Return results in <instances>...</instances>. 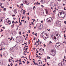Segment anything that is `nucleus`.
Here are the masks:
<instances>
[{
  "instance_id": "7ed1b4c3",
  "label": "nucleus",
  "mask_w": 66,
  "mask_h": 66,
  "mask_svg": "<svg viewBox=\"0 0 66 66\" xmlns=\"http://www.w3.org/2000/svg\"><path fill=\"white\" fill-rule=\"evenodd\" d=\"M61 45V43H60L58 42L57 43H56L55 45V47L56 48H58L59 47H60V46Z\"/></svg>"
},
{
  "instance_id": "6e6d98bb",
  "label": "nucleus",
  "mask_w": 66,
  "mask_h": 66,
  "mask_svg": "<svg viewBox=\"0 0 66 66\" xmlns=\"http://www.w3.org/2000/svg\"><path fill=\"white\" fill-rule=\"evenodd\" d=\"M41 6L42 7H44V6H43V5H42Z\"/></svg>"
},
{
  "instance_id": "ddd939ff",
  "label": "nucleus",
  "mask_w": 66,
  "mask_h": 66,
  "mask_svg": "<svg viewBox=\"0 0 66 66\" xmlns=\"http://www.w3.org/2000/svg\"><path fill=\"white\" fill-rule=\"evenodd\" d=\"M39 61H41V62H39ZM38 62H38H39V64H40V63H41L42 64V61L40 60H39L37 62V63Z\"/></svg>"
},
{
  "instance_id": "864d4df0",
  "label": "nucleus",
  "mask_w": 66,
  "mask_h": 66,
  "mask_svg": "<svg viewBox=\"0 0 66 66\" xmlns=\"http://www.w3.org/2000/svg\"><path fill=\"white\" fill-rule=\"evenodd\" d=\"M58 1H61V0H57Z\"/></svg>"
},
{
  "instance_id": "680f3d73",
  "label": "nucleus",
  "mask_w": 66,
  "mask_h": 66,
  "mask_svg": "<svg viewBox=\"0 0 66 66\" xmlns=\"http://www.w3.org/2000/svg\"><path fill=\"white\" fill-rule=\"evenodd\" d=\"M28 49V48H26V50H27V49Z\"/></svg>"
},
{
  "instance_id": "4c0bfd02",
  "label": "nucleus",
  "mask_w": 66,
  "mask_h": 66,
  "mask_svg": "<svg viewBox=\"0 0 66 66\" xmlns=\"http://www.w3.org/2000/svg\"><path fill=\"white\" fill-rule=\"evenodd\" d=\"M27 18H28V20H29V19H30V18H29V17H28Z\"/></svg>"
},
{
  "instance_id": "c85d7f7f",
  "label": "nucleus",
  "mask_w": 66,
  "mask_h": 66,
  "mask_svg": "<svg viewBox=\"0 0 66 66\" xmlns=\"http://www.w3.org/2000/svg\"><path fill=\"white\" fill-rule=\"evenodd\" d=\"M37 34L36 33V34H35V35H36V36H37Z\"/></svg>"
},
{
  "instance_id": "4d7b16f0",
  "label": "nucleus",
  "mask_w": 66,
  "mask_h": 66,
  "mask_svg": "<svg viewBox=\"0 0 66 66\" xmlns=\"http://www.w3.org/2000/svg\"><path fill=\"white\" fill-rule=\"evenodd\" d=\"M35 65H38V64L36 63H35Z\"/></svg>"
},
{
  "instance_id": "e433bc0d",
  "label": "nucleus",
  "mask_w": 66,
  "mask_h": 66,
  "mask_svg": "<svg viewBox=\"0 0 66 66\" xmlns=\"http://www.w3.org/2000/svg\"><path fill=\"white\" fill-rule=\"evenodd\" d=\"M18 37H19L18 36L16 38V39H17V38H18Z\"/></svg>"
},
{
  "instance_id": "c756f323",
  "label": "nucleus",
  "mask_w": 66,
  "mask_h": 66,
  "mask_svg": "<svg viewBox=\"0 0 66 66\" xmlns=\"http://www.w3.org/2000/svg\"><path fill=\"white\" fill-rule=\"evenodd\" d=\"M35 6H34V7H33V10H34V9H35Z\"/></svg>"
},
{
  "instance_id": "8fccbe9b",
  "label": "nucleus",
  "mask_w": 66,
  "mask_h": 66,
  "mask_svg": "<svg viewBox=\"0 0 66 66\" xmlns=\"http://www.w3.org/2000/svg\"><path fill=\"white\" fill-rule=\"evenodd\" d=\"M25 47H28V46H27L26 45H25Z\"/></svg>"
},
{
  "instance_id": "0eeeda50",
  "label": "nucleus",
  "mask_w": 66,
  "mask_h": 66,
  "mask_svg": "<svg viewBox=\"0 0 66 66\" xmlns=\"http://www.w3.org/2000/svg\"><path fill=\"white\" fill-rule=\"evenodd\" d=\"M6 22H7V23H9V24H10L11 23V21L9 20V19H7L6 20Z\"/></svg>"
},
{
  "instance_id": "1a4fd4ad",
  "label": "nucleus",
  "mask_w": 66,
  "mask_h": 66,
  "mask_svg": "<svg viewBox=\"0 0 66 66\" xmlns=\"http://www.w3.org/2000/svg\"><path fill=\"white\" fill-rule=\"evenodd\" d=\"M43 25H40L38 29H42L43 28Z\"/></svg>"
},
{
  "instance_id": "2eb2a0df",
  "label": "nucleus",
  "mask_w": 66,
  "mask_h": 66,
  "mask_svg": "<svg viewBox=\"0 0 66 66\" xmlns=\"http://www.w3.org/2000/svg\"><path fill=\"white\" fill-rule=\"evenodd\" d=\"M56 36H58L57 37H60V35L59 34H57L56 35Z\"/></svg>"
},
{
  "instance_id": "6ab92c4d",
  "label": "nucleus",
  "mask_w": 66,
  "mask_h": 66,
  "mask_svg": "<svg viewBox=\"0 0 66 66\" xmlns=\"http://www.w3.org/2000/svg\"><path fill=\"white\" fill-rule=\"evenodd\" d=\"M36 46H38L39 45V43L38 42H36Z\"/></svg>"
},
{
  "instance_id": "cd10ccee",
  "label": "nucleus",
  "mask_w": 66,
  "mask_h": 66,
  "mask_svg": "<svg viewBox=\"0 0 66 66\" xmlns=\"http://www.w3.org/2000/svg\"><path fill=\"white\" fill-rule=\"evenodd\" d=\"M49 44H52V42H51V41H50Z\"/></svg>"
},
{
  "instance_id": "ea45409f",
  "label": "nucleus",
  "mask_w": 66,
  "mask_h": 66,
  "mask_svg": "<svg viewBox=\"0 0 66 66\" xmlns=\"http://www.w3.org/2000/svg\"><path fill=\"white\" fill-rule=\"evenodd\" d=\"M19 65H20V64H22V63H21V62H20L19 64Z\"/></svg>"
},
{
  "instance_id": "0e129e2a",
  "label": "nucleus",
  "mask_w": 66,
  "mask_h": 66,
  "mask_svg": "<svg viewBox=\"0 0 66 66\" xmlns=\"http://www.w3.org/2000/svg\"><path fill=\"white\" fill-rule=\"evenodd\" d=\"M23 36H24V37H26V36H25L24 35H23Z\"/></svg>"
},
{
  "instance_id": "3c124183",
  "label": "nucleus",
  "mask_w": 66,
  "mask_h": 66,
  "mask_svg": "<svg viewBox=\"0 0 66 66\" xmlns=\"http://www.w3.org/2000/svg\"><path fill=\"white\" fill-rule=\"evenodd\" d=\"M29 63H30V62H28L27 63V64H29Z\"/></svg>"
},
{
  "instance_id": "5fc2aeb1",
  "label": "nucleus",
  "mask_w": 66,
  "mask_h": 66,
  "mask_svg": "<svg viewBox=\"0 0 66 66\" xmlns=\"http://www.w3.org/2000/svg\"><path fill=\"white\" fill-rule=\"evenodd\" d=\"M28 14V15H29V13H27V14Z\"/></svg>"
},
{
  "instance_id": "69168bd1",
  "label": "nucleus",
  "mask_w": 66,
  "mask_h": 66,
  "mask_svg": "<svg viewBox=\"0 0 66 66\" xmlns=\"http://www.w3.org/2000/svg\"><path fill=\"white\" fill-rule=\"evenodd\" d=\"M31 24H33V25H34V23H32Z\"/></svg>"
},
{
  "instance_id": "774afa93",
  "label": "nucleus",
  "mask_w": 66,
  "mask_h": 66,
  "mask_svg": "<svg viewBox=\"0 0 66 66\" xmlns=\"http://www.w3.org/2000/svg\"><path fill=\"white\" fill-rule=\"evenodd\" d=\"M35 19H34V20L33 21V22H34V21H35Z\"/></svg>"
},
{
  "instance_id": "c03bdc74",
  "label": "nucleus",
  "mask_w": 66,
  "mask_h": 66,
  "mask_svg": "<svg viewBox=\"0 0 66 66\" xmlns=\"http://www.w3.org/2000/svg\"><path fill=\"white\" fill-rule=\"evenodd\" d=\"M20 25H21V24H22V23H21V22H20Z\"/></svg>"
},
{
  "instance_id": "58836bf2",
  "label": "nucleus",
  "mask_w": 66,
  "mask_h": 66,
  "mask_svg": "<svg viewBox=\"0 0 66 66\" xmlns=\"http://www.w3.org/2000/svg\"><path fill=\"white\" fill-rule=\"evenodd\" d=\"M22 5H23V4L22 3L21 4V6Z\"/></svg>"
},
{
  "instance_id": "9b49d317",
  "label": "nucleus",
  "mask_w": 66,
  "mask_h": 66,
  "mask_svg": "<svg viewBox=\"0 0 66 66\" xmlns=\"http://www.w3.org/2000/svg\"><path fill=\"white\" fill-rule=\"evenodd\" d=\"M41 3L43 4L45 3V2L44 0H41Z\"/></svg>"
},
{
  "instance_id": "09e8293b",
  "label": "nucleus",
  "mask_w": 66,
  "mask_h": 66,
  "mask_svg": "<svg viewBox=\"0 0 66 66\" xmlns=\"http://www.w3.org/2000/svg\"><path fill=\"white\" fill-rule=\"evenodd\" d=\"M26 35L27 36H28V37L29 36V35H28V34H27Z\"/></svg>"
},
{
  "instance_id": "a211bd4d",
  "label": "nucleus",
  "mask_w": 66,
  "mask_h": 66,
  "mask_svg": "<svg viewBox=\"0 0 66 66\" xmlns=\"http://www.w3.org/2000/svg\"><path fill=\"white\" fill-rule=\"evenodd\" d=\"M12 24H13V25H12L11 26V27H12V28H13L14 26V23H12Z\"/></svg>"
},
{
  "instance_id": "f8f14e48",
  "label": "nucleus",
  "mask_w": 66,
  "mask_h": 66,
  "mask_svg": "<svg viewBox=\"0 0 66 66\" xmlns=\"http://www.w3.org/2000/svg\"><path fill=\"white\" fill-rule=\"evenodd\" d=\"M11 49V52H14V49H13V48H10Z\"/></svg>"
},
{
  "instance_id": "72a5a7b5",
  "label": "nucleus",
  "mask_w": 66,
  "mask_h": 66,
  "mask_svg": "<svg viewBox=\"0 0 66 66\" xmlns=\"http://www.w3.org/2000/svg\"><path fill=\"white\" fill-rule=\"evenodd\" d=\"M24 44L25 45H27V43H24Z\"/></svg>"
},
{
  "instance_id": "6e6552de",
  "label": "nucleus",
  "mask_w": 66,
  "mask_h": 66,
  "mask_svg": "<svg viewBox=\"0 0 66 66\" xmlns=\"http://www.w3.org/2000/svg\"><path fill=\"white\" fill-rule=\"evenodd\" d=\"M53 52H54V51L52 50L50 52V54L52 55H54V54H53Z\"/></svg>"
},
{
  "instance_id": "7c9ffc66",
  "label": "nucleus",
  "mask_w": 66,
  "mask_h": 66,
  "mask_svg": "<svg viewBox=\"0 0 66 66\" xmlns=\"http://www.w3.org/2000/svg\"><path fill=\"white\" fill-rule=\"evenodd\" d=\"M18 23V22H17V21H16V22H15V23L16 24V23Z\"/></svg>"
},
{
  "instance_id": "473e14b6",
  "label": "nucleus",
  "mask_w": 66,
  "mask_h": 66,
  "mask_svg": "<svg viewBox=\"0 0 66 66\" xmlns=\"http://www.w3.org/2000/svg\"><path fill=\"white\" fill-rule=\"evenodd\" d=\"M23 13H25V10H23Z\"/></svg>"
},
{
  "instance_id": "4be33fe9",
  "label": "nucleus",
  "mask_w": 66,
  "mask_h": 66,
  "mask_svg": "<svg viewBox=\"0 0 66 66\" xmlns=\"http://www.w3.org/2000/svg\"><path fill=\"white\" fill-rule=\"evenodd\" d=\"M47 59H50V57H49V56H47Z\"/></svg>"
},
{
  "instance_id": "052dcab7",
  "label": "nucleus",
  "mask_w": 66,
  "mask_h": 66,
  "mask_svg": "<svg viewBox=\"0 0 66 66\" xmlns=\"http://www.w3.org/2000/svg\"><path fill=\"white\" fill-rule=\"evenodd\" d=\"M38 52V51H37L36 52V53H37Z\"/></svg>"
},
{
  "instance_id": "423d86ee",
  "label": "nucleus",
  "mask_w": 66,
  "mask_h": 66,
  "mask_svg": "<svg viewBox=\"0 0 66 66\" xmlns=\"http://www.w3.org/2000/svg\"><path fill=\"white\" fill-rule=\"evenodd\" d=\"M57 26L58 27H60L61 25V22L57 21L56 22Z\"/></svg>"
},
{
  "instance_id": "4468645a",
  "label": "nucleus",
  "mask_w": 66,
  "mask_h": 66,
  "mask_svg": "<svg viewBox=\"0 0 66 66\" xmlns=\"http://www.w3.org/2000/svg\"><path fill=\"white\" fill-rule=\"evenodd\" d=\"M41 49H42V48H41L39 50V52H42L43 51V50H42Z\"/></svg>"
},
{
  "instance_id": "603ef678",
  "label": "nucleus",
  "mask_w": 66,
  "mask_h": 66,
  "mask_svg": "<svg viewBox=\"0 0 66 66\" xmlns=\"http://www.w3.org/2000/svg\"><path fill=\"white\" fill-rule=\"evenodd\" d=\"M64 23H65V24H66V21H64Z\"/></svg>"
},
{
  "instance_id": "2f4dec72",
  "label": "nucleus",
  "mask_w": 66,
  "mask_h": 66,
  "mask_svg": "<svg viewBox=\"0 0 66 66\" xmlns=\"http://www.w3.org/2000/svg\"><path fill=\"white\" fill-rule=\"evenodd\" d=\"M39 57V56H38V55H37V56H36V57Z\"/></svg>"
},
{
  "instance_id": "f03ea898",
  "label": "nucleus",
  "mask_w": 66,
  "mask_h": 66,
  "mask_svg": "<svg viewBox=\"0 0 66 66\" xmlns=\"http://www.w3.org/2000/svg\"><path fill=\"white\" fill-rule=\"evenodd\" d=\"M50 5L52 7H55V4L54 3H52Z\"/></svg>"
},
{
  "instance_id": "13d9d810",
  "label": "nucleus",
  "mask_w": 66,
  "mask_h": 66,
  "mask_svg": "<svg viewBox=\"0 0 66 66\" xmlns=\"http://www.w3.org/2000/svg\"><path fill=\"white\" fill-rule=\"evenodd\" d=\"M12 16H15V15H14V14H13Z\"/></svg>"
},
{
  "instance_id": "37998d69",
  "label": "nucleus",
  "mask_w": 66,
  "mask_h": 66,
  "mask_svg": "<svg viewBox=\"0 0 66 66\" xmlns=\"http://www.w3.org/2000/svg\"><path fill=\"white\" fill-rule=\"evenodd\" d=\"M45 35H46V36H47V34H45Z\"/></svg>"
},
{
  "instance_id": "5701e85b",
  "label": "nucleus",
  "mask_w": 66,
  "mask_h": 66,
  "mask_svg": "<svg viewBox=\"0 0 66 66\" xmlns=\"http://www.w3.org/2000/svg\"><path fill=\"white\" fill-rule=\"evenodd\" d=\"M2 28H3V29H5V27H2Z\"/></svg>"
},
{
  "instance_id": "412c9836",
  "label": "nucleus",
  "mask_w": 66,
  "mask_h": 66,
  "mask_svg": "<svg viewBox=\"0 0 66 66\" xmlns=\"http://www.w3.org/2000/svg\"><path fill=\"white\" fill-rule=\"evenodd\" d=\"M56 37H55V36H54V39H56Z\"/></svg>"
},
{
  "instance_id": "c9c22d12",
  "label": "nucleus",
  "mask_w": 66,
  "mask_h": 66,
  "mask_svg": "<svg viewBox=\"0 0 66 66\" xmlns=\"http://www.w3.org/2000/svg\"><path fill=\"white\" fill-rule=\"evenodd\" d=\"M9 62H11V61H10V59H9Z\"/></svg>"
},
{
  "instance_id": "49530a36",
  "label": "nucleus",
  "mask_w": 66,
  "mask_h": 66,
  "mask_svg": "<svg viewBox=\"0 0 66 66\" xmlns=\"http://www.w3.org/2000/svg\"><path fill=\"white\" fill-rule=\"evenodd\" d=\"M35 45H36V42L35 43V44H34Z\"/></svg>"
},
{
  "instance_id": "de8ad7c7",
  "label": "nucleus",
  "mask_w": 66,
  "mask_h": 66,
  "mask_svg": "<svg viewBox=\"0 0 66 66\" xmlns=\"http://www.w3.org/2000/svg\"><path fill=\"white\" fill-rule=\"evenodd\" d=\"M65 9V7H64V10H66V9Z\"/></svg>"
},
{
  "instance_id": "bf43d9fd",
  "label": "nucleus",
  "mask_w": 66,
  "mask_h": 66,
  "mask_svg": "<svg viewBox=\"0 0 66 66\" xmlns=\"http://www.w3.org/2000/svg\"><path fill=\"white\" fill-rule=\"evenodd\" d=\"M10 65H13V64L12 63H11V64H10Z\"/></svg>"
},
{
  "instance_id": "a18cd8bd",
  "label": "nucleus",
  "mask_w": 66,
  "mask_h": 66,
  "mask_svg": "<svg viewBox=\"0 0 66 66\" xmlns=\"http://www.w3.org/2000/svg\"><path fill=\"white\" fill-rule=\"evenodd\" d=\"M13 37H12L11 38V40H13Z\"/></svg>"
},
{
  "instance_id": "b1692460",
  "label": "nucleus",
  "mask_w": 66,
  "mask_h": 66,
  "mask_svg": "<svg viewBox=\"0 0 66 66\" xmlns=\"http://www.w3.org/2000/svg\"><path fill=\"white\" fill-rule=\"evenodd\" d=\"M6 8H4V11H6Z\"/></svg>"
},
{
  "instance_id": "79ce46f5",
  "label": "nucleus",
  "mask_w": 66,
  "mask_h": 66,
  "mask_svg": "<svg viewBox=\"0 0 66 66\" xmlns=\"http://www.w3.org/2000/svg\"><path fill=\"white\" fill-rule=\"evenodd\" d=\"M52 7H51V9H52V10H53V8H52Z\"/></svg>"
},
{
  "instance_id": "a19ab883",
  "label": "nucleus",
  "mask_w": 66,
  "mask_h": 66,
  "mask_svg": "<svg viewBox=\"0 0 66 66\" xmlns=\"http://www.w3.org/2000/svg\"><path fill=\"white\" fill-rule=\"evenodd\" d=\"M22 62H23V63H24V64L25 63V62H24V61H23Z\"/></svg>"
},
{
  "instance_id": "f257e3e1",
  "label": "nucleus",
  "mask_w": 66,
  "mask_h": 66,
  "mask_svg": "<svg viewBox=\"0 0 66 66\" xmlns=\"http://www.w3.org/2000/svg\"><path fill=\"white\" fill-rule=\"evenodd\" d=\"M58 16L61 18H64L66 16V13H64V12H59L58 14Z\"/></svg>"
},
{
  "instance_id": "9d476101",
  "label": "nucleus",
  "mask_w": 66,
  "mask_h": 66,
  "mask_svg": "<svg viewBox=\"0 0 66 66\" xmlns=\"http://www.w3.org/2000/svg\"><path fill=\"white\" fill-rule=\"evenodd\" d=\"M14 12L15 14H16L17 13V10L16 9H15L14 10Z\"/></svg>"
},
{
  "instance_id": "f704fd0d",
  "label": "nucleus",
  "mask_w": 66,
  "mask_h": 66,
  "mask_svg": "<svg viewBox=\"0 0 66 66\" xmlns=\"http://www.w3.org/2000/svg\"><path fill=\"white\" fill-rule=\"evenodd\" d=\"M1 32H2L3 31V30H2V29H1Z\"/></svg>"
},
{
  "instance_id": "a878e982",
  "label": "nucleus",
  "mask_w": 66,
  "mask_h": 66,
  "mask_svg": "<svg viewBox=\"0 0 66 66\" xmlns=\"http://www.w3.org/2000/svg\"><path fill=\"white\" fill-rule=\"evenodd\" d=\"M46 13H48V11L47 10H46Z\"/></svg>"
},
{
  "instance_id": "e2e57ef3",
  "label": "nucleus",
  "mask_w": 66,
  "mask_h": 66,
  "mask_svg": "<svg viewBox=\"0 0 66 66\" xmlns=\"http://www.w3.org/2000/svg\"><path fill=\"white\" fill-rule=\"evenodd\" d=\"M56 40V39H54V42H55Z\"/></svg>"
},
{
  "instance_id": "dca6fc26",
  "label": "nucleus",
  "mask_w": 66,
  "mask_h": 66,
  "mask_svg": "<svg viewBox=\"0 0 66 66\" xmlns=\"http://www.w3.org/2000/svg\"><path fill=\"white\" fill-rule=\"evenodd\" d=\"M1 45H5V44H4V43L3 42H2Z\"/></svg>"
},
{
  "instance_id": "393cba45",
  "label": "nucleus",
  "mask_w": 66,
  "mask_h": 66,
  "mask_svg": "<svg viewBox=\"0 0 66 66\" xmlns=\"http://www.w3.org/2000/svg\"><path fill=\"white\" fill-rule=\"evenodd\" d=\"M21 59H20V60H19V62H21Z\"/></svg>"
},
{
  "instance_id": "39448f33",
  "label": "nucleus",
  "mask_w": 66,
  "mask_h": 66,
  "mask_svg": "<svg viewBox=\"0 0 66 66\" xmlns=\"http://www.w3.org/2000/svg\"><path fill=\"white\" fill-rule=\"evenodd\" d=\"M46 20L48 22H50L52 20V19L51 18H47Z\"/></svg>"
},
{
  "instance_id": "aec40b11",
  "label": "nucleus",
  "mask_w": 66,
  "mask_h": 66,
  "mask_svg": "<svg viewBox=\"0 0 66 66\" xmlns=\"http://www.w3.org/2000/svg\"><path fill=\"white\" fill-rule=\"evenodd\" d=\"M37 3L38 5H39V4H40V3H38V2H37Z\"/></svg>"
},
{
  "instance_id": "338daca9",
  "label": "nucleus",
  "mask_w": 66,
  "mask_h": 66,
  "mask_svg": "<svg viewBox=\"0 0 66 66\" xmlns=\"http://www.w3.org/2000/svg\"><path fill=\"white\" fill-rule=\"evenodd\" d=\"M43 21H41V22H42V23H43Z\"/></svg>"
},
{
  "instance_id": "20e7f679",
  "label": "nucleus",
  "mask_w": 66,
  "mask_h": 66,
  "mask_svg": "<svg viewBox=\"0 0 66 66\" xmlns=\"http://www.w3.org/2000/svg\"><path fill=\"white\" fill-rule=\"evenodd\" d=\"M64 61H62L61 63L59 64V66H63L64 65Z\"/></svg>"
},
{
  "instance_id": "f3484780",
  "label": "nucleus",
  "mask_w": 66,
  "mask_h": 66,
  "mask_svg": "<svg viewBox=\"0 0 66 66\" xmlns=\"http://www.w3.org/2000/svg\"><path fill=\"white\" fill-rule=\"evenodd\" d=\"M53 54H54L53 55H53V56H54V55H55V51H54V52H53Z\"/></svg>"
},
{
  "instance_id": "bb28decb",
  "label": "nucleus",
  "mask_w": 66,
  "mask_h": 66,
  "mask_svg": "<svg viewBox=\"0 0 66 66\" xmlns=\"http://www.w3.org/2000/svg\"><path fill=\"white\" fill-rule=\"evenodd\" d=\"M21 32L20 31L19 32V34H20V35H21Z\"/></svg>"
}]
</instances>
